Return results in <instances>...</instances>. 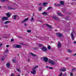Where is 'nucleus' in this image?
I'll return each mask as SVG.
<instances>
[{
  "mask_svg": "<svg viewBox=\"0 0 76 76\" xmlns=\"http://www.w3.org/2000/svg\"><path fill=\"white\" fill-rule=\"evenodd\" d=\"M39 47H41L42 48H40V49L44 52H45L47 51V49L46 47L42 45H39Z\"/></svg>",
  "mask_w": 76,
  "mask_h": 76,
  "instance_id": "1",
  "label": "nucleus"
},
{
  "mask_svg": "<svg viewBox=\"0 0 76 76\" xmlns=\"http://www.w3.org/2000/svg\"><path fill=\"white\" fill-rule=\"evenodd\" d=\"M38 66L37 65L35 67H33L32 68L33 71H31V73L34 75L36 73V69L38 68Z\"/></svg>",
  "mask_w": 76,
  "mask_h": 76,
  "instance_id": "2",
  "label": "nucleus"
},
{
  "mask_svg": "<svg viewBox=\"0 0 76 76\" xmlns=\"http://www.w3.org/2000/svg\"><path fill=\"white\" fill-rule=\"evenodd\" d=\"M48 62L52 65H54V64H56V63L55 62H54V61L50 59L49 60H48Z\"/></svg>",
  "mask_w": 76,
  "mask_h": 76,
  "instance_id": "3",
  "label": "nucleus"
},
{
  "mask_svg": "<svg viewBox=\"0 0 76 76\" xmlns=\"http://www.w3.org/2000/svg\"><path fill=\"white\" fill-rule=\"evenodd\" d=\"M13 47V48H21V46L18 45H14Z\"/></svg>",
  "mask_w": 76,
  "mask_h": 76,
  "instance_id": "4",
  "label": "nucleus"
},
{
  "mask_svg": "<svg viewBox=\"0 0 76 76\" xmlns=\"http://www.w3.org/2000/svg\"><path fill=\"white\" fill-rule=\"evenodd\" d=\"M56 35L57 37H63V35H62V34L60 33H56Z\"/></svg>",
  "mask_w": 76,
  "mask_h": 76,
  "instance_id": "5",
  "label": "nucleus"
},
{
  "mask_svg": "<svg viewBox=\"0 0 76 76\" xmlns=\"http://www.w3.org/2000/svg\"><path fill=\"white\" fill-rule=\"evenodd\" d=\"M2 20L4 21V20H8V18L6 17H4L2 18Z\"/></svg>",
  "mask_w": 76,
  "mask_h": 76,
  "instance_id": "6",
  "label": "nucleus"
},
{
  "mask_svg": "<svg viewBox=\"0 0 76 76\" xmlns=\"http://www.w3.org/2000/svg\"><path fill=\"white\" fill-rule=\"evenodd\" d=\"M43 58L45 61V62H48V58H47V57H43Z\"/></svg>",
  "mask_w": 76,
  "mask_h": 76,
  "instance_id": "7",
  "label": "nucleus"
},
{
  "mask_svg": "<svg viewBox=\"0 0 76 76\" xmlns=\"http://www.w3.org/2000/svg\"><path fill=\"white\" fill-rule=\"evenodd\" d=\"M60 72H64V71H66V69L65 68H63L61 69H60Z\"/></svg>",
  "mask_w": 76,
  "mask_h": 76,
  "instance_id": "8",
  "label": "nucleus"
},
{
  "mask_svg": "<svg viewBox=\"0 0 76 76\" xmlns=\"http://www.w3.org/2000/svg\"><path fill=\"white\" fill-rule=\"evenodd\" d=\"M6 15L7 16L8 18H10L11 16V15L10 12H8L6 14Z\"/></svg>",
  "mask_w": 76,
  "mask_h": 76,
  "instance_id": "9",
  "label": "nucleus"
},
{
  "mask_svg": "<svg viewBox=\"0 0 76 76\" xmlns=\"http://www.w3.org/2000/svg\"><path fill=\"white\" fill-rule=\"evenodd\" d=\"M28 19H29L28 18H26L24 20H23V21H22L21 22V23H24V22H26V21H27L28 20Z\"/></svg>",
  "mask_w": 76,
  "mask_h": 76,
  "instance_id": "10",
  "label": "nucleus"
},
{
  "mask_svg": "<svg viewBox=\"0 0 76 76\" xmlns=\"http://www.w3.org/2000/svg\"><path fill=\"white\" fill-rule=\"evenodd\" d=\"M61 45L60 43L59 42L58 44V48H61Z\"/></svg>",
  "mask_w": 76,
  "mask_h": 76,
  "instance_id": "11",
  "label": "nucleus"
},
{
  "mask_svg": "<svg viewBox=\"0 0 76 76\" xmlns=\"http://www.w3.org/2000/svg\"><path fill=\"white\" fill-rule=\"evenodd\" d=\"M42 15H45V16H47L48 15V13H47L46 12H43L42 13Z\"/></svg>",
  "mask_w": 76,
  "mask_h": 76,
  "instance_id": "12",
  "label": "nucleus"
},
{
  "mask_svg": "<svg viewBox=\"0 0 76 76\" xmlns=\"http://www.w3.org/2000/svg\"><path fill=\"white\" fill-rule=\"evenodd\" d=\"M52 18L53 19H56V20H59V19H57V18L56 16H53L52 17Z\"/></svg>",
  "mask_w": 76,
  "mask_h": 76,
  "instance_id": "13",
  "label": "nucleus"
},
{
  "mask_svg": "<svg viewBox=\"0 0 76 76\" xmlns=\"http://www.w3.org/2000/svg\"><path fill=\"white\" fill-rule=\"evenodd\" d=\"M71 38L72 39V40H74V39H75V37H74V35H73V33L71 34Z\"/></svg>",
  "mask_w": 76,
  "mask_h": 76,
  "instance_id": "14",
  "label": "nucleus"
},
{
  "mask_svg": "<svg viewBox=\"0 0 76 76\" xmlns=\"http://www.w3.org/2000/svg\"><path fill=\"white\" fill-rule=\"evenodd\" d=\"M46 26L47 27H48V28H50V29H52V27H51V26L50 25L48 24H46Z\"/></svg>",
  "mask_w": 76,
  "mask_h": 76,
  "instance_id": "15",
  "label": "nucleus"
},
{
  "mask_svg": "<svg viewBox=\"0 0 76 76\" xmlns=\"http://www.w3.org/2000/svg\"><path fill=\"white\" fill-rule=\"evenodd\" d=\"M6 66L7 67H9L10 66V64L9 63H7L6 64Z\"/></svg>",
  "mask_w": 76,
  "mask_h": 76,
  "instance_id": "16",
  "label": "nucleus"
},
{
  "mask_svg": "<svg viewBox=\"0 0 76 76\" xmlns=\"http://www.w3.org/2000/svg\"><path fill=\"white\" fill-rule=\"evenodd\" d=\"M57 15H58V16H61V17H63V15H62V14H60L59 12H58L57 13Z\"/></svg>",
  "mask_w": 76,
  "mask_h": 76,
  "instance_id": "17",
  "label": "nucleus"
},
{
  "mask_svg": "<svg viewBox=\"0 0 76 76\" xmlns=\"http://www.w3.org/2000/svg\"><path fill=\"white\" fill-rule=\"evenodd\" d=\"M60 3L61 4V5H63L64 4V1H60Z\"/></svg>",
  "mask_w": 76,
  "mask_h": 76,
  "instance_id": "18",
  "label": "nucleus"
},
{
  "mask_svg": "<svg viewBox=\"0 0 76 76\" xmlns=\"http://www.w3.org/2000/svg\"><path fill=\"white\" fill-rule=\"evenodd\" d=\"M10 22V21H6L4 23V24H7V23H9Z\"/></svg>",
  "mask_w": 76,
  "mask_h": 76,
  "instance_id": "19",
  "label": "nucleus"
},
{
  "mask_svg": "<svg viewBox=\"0 0 76 76\" xmlns=\"http://www.w3.org/2000/svg\"><path fill=\"white\" fill-rule=\"evenodd\" d=\"M34 19L33 17H32L30 20L31 22H33V21H34Z\"/></svg>",
  "mask_w": 76,
  "mask_h": 76,
  "instance_id": "20",
  "label": "nucleus"
},
{
  "mask_svg": "<svg viewBox=\"0 0 76 76\" xmlns=\"http://www.w3.org/2000/svg\"><path fill=\"white\" fill-rule=\"evenodd\" d=\"M31 56H33L34 57H36V55L32 53H31Z\"/></svg>",
  "mask_w": 76,
  "mask_h": 76,
  "instance_id": "21",
  "label": "nucleus"
},
{
  "mask_svg": "<svg viewBox=\"0 0 76 76\" xmlns=\"http://www.w3.org/2000/svg\"><path fill=\"white\" fill-rule=\"evenodd\" d=\"M16 17H17V15H14V18H13V19H15L16 18Z\"/></svg>",
  "mask_w": 76,
  "mask_h": 76,
  "instance_id": "22",
  "label": "nucleus"
},
{
  "mask_svg": "<svg viewBox=\"0 0 76 76\" xmlns=\"http://www.w3.org/2000/svg\"><path fill=\"white\" fill-rule=\"evenodd\" d=\"M47 4V3L44 2L43 4V6H45Z\"/></svg>",
  "mask_w": 76,
  "mask_h": 76,
  "instance_id": "23",
  "label": "nucleus"
},
{
  "mask_svg": "<svg viewBox=\"0 0 76 76\" xmlns=\"http://www.w3.org/2000/svg\"><path fill=\"white\" fill-rule=\"evenodd\" d=\"M68 51L69 53H72V51L70 49H68Z\"/></svg>",
  "mask_w": 76,
  "mask_h": 76,
  "instance_id": "24",
  "label": "nucleus"
},
{
  "mask_svg": "<svg viewBox=\"0 0 76 76\" xmlns=\"http://www.w3.org/2000/svg\"><path fill=\"white\" fill-rule=\"evenodd\" d=\"M48 50H50V49H51V47H50V46L48 45Z\"/></svg>",
  "mask_w": 76,
  "mask_h": 76,
  "instance_id": "25",
  "label": "nucleus"
},
{
  "mask_svg": "<svg viewBox=\"0 0 76 76\" xmlns=\"http://www.w3.org/2000/svg\"><path fill=\"white\" fill-rule=\"evenodd\" d=\"M52 8V7H48V8L47 10H50V9H51Z\"/></svg>",
  "mask_w": 76,
  "mask_h": 76,
  "instance_id": "26",
  "label": "nucleus"
},
{
  "mask_svg": "<svg viewBox=\"0 0 76 76\" xmlns=\"http://www.w3.org/2000/svg\"><path fill=\"white\" fill-rule=\"evenodd\" d=\"M9 52V50H7L5 51L4 52V53H7Z\"/></svg>",
  "mask_w": 76,
  "mask_h": 76,
  "instance_id": "27",
  "label": "nucleus"
},
{
  "mask_svg": "<svg viewBox=\"0 0 76 76\" xmlns=\"http://www.w3.org/2000/svg\"><path fill=\"white\" fill-rule=\"evenodd\" d=\"M4 56H3V57L1 58V60L2 61H4Z\"/></svg>",
  "mask_w": 76,
  "mask_h": 76,
  "instance_id": "28",
  "label": "nucleus"
},
{
  "mask_svg": "<svg viewBox=\"0 0 76 76\" xmlns=\"http://www.w3.org/2000/svg\"><path fill=\"white\" fill-rule=\"evenodd\" d=\"M31 32V30H27V32H28V33H29V32Z\"/></svg>",
  "mask_w": 76,
  "mask_h": 76,
  "instance_id": "29",
  "label": "nucleus"
},
{
  "mask_svg": "<svg viewBox=\"0 0 76 76\" xmlns=\"http://www.w3.org/2000/svg\"><path fill=\"white\" fill-rule=\"evenodd\" d=\"M72 33L73 35V34H75V31H74V30H73V29L72 30V32L71 33V34H72Z\"/></svg>",
  "mask_w": 76,
  "mask_h": 76,
  "instance_id": "30",
  "label": "nucleus"
},
{
  "mask_svg": "<svg viewBox=\"0 0 76 76\" xmlns=\"http://www.w3.org/2000/svg\"><path fill=\"white\" fill-rule=\"evenodd\" d=\"M8 8L9 9H11V10L13 9V8H12V7H8Z\"/></svg>",
  "mask_w": 76,
  "mask_h": 76,
  "instance_id": "31",
  "label": "nucleus"
},
{
  "mask_svg": "<svg viewBox=\"0 0 76 76\" xmlns=\"http://www.w3.org/2000/svg\"><path fill=\"white\" fill-rule=\"evenodd\" d=\"M57 6H59V7L61 6V5L60 4H58L57 5Z\"/></svg>",
  "mask_w": 76,
  "mask_h": 76,
  "instance_id": "32",
  "label": "nucleus"
},
{
  "mask_svg": "<svg viewBox=\"0 0 76 76\" xmlns=\"http://www.w3.org/2000/svg\"><path fill=\"white\" fill-rule=\"evenodd\" d=\"M63 75V73H61V74H60V75L58 76H61Z\"/></svg>",
  "mask_w": 76,
  "mask_h": 76,
  "instance_id": "33",
  "label": "nucleus"
},
{
  "mask_svg": "<svg viewBox=\"0 0 76 76\" xmlns=\"http://www.w3.org/2000/svg\"><path fill=\"white\" fill-rule=\"evenodd\" d=\"M41 10H42V8H41V7L39 8V10L41 11Z\"/></svg>",
  "mask_w": 76,
  "mask_h": 76,
  "instance_id": "34",
  "label": "nucleus"
},
{
  "mask_svg": "<svg viewBox=\"0 0 76 76\" xmlns=\"http://www.w3.org/2000/svg\"><path fill=\"white\" fill-rule=\"evenodd\" d=\"M4 27L5 28H7V27H8V26H7V25H5L4 26Z\"/></svg>",
  "mask_w": 76,
  "mask_h": 76,
  "instance_id": "35",
  "label": "nucleus"
},
{
  "mask_svg": "<svg viewBox=\"0 0 76 76\" xmlns=\"http://www.w3.org/2000/svg\"><path fill=\"white\" fill-rule=\"evenodd\" d=\"M49 68L50 69H53V68L52 67H49Z\"/></svg>",
  "mask_w": 76,
  "mask_h": 76,
  "instance_id": "36",
  "label": "nucleus"
},
{
  "mask_svg": "<svg viewBox=\"0 0 76 76\" xmlns=\"http://www.w3.org/2000/svg\"><path fill=\"white\" fill-rule=\"evenodd\" d=\"M54 5L56 6H57V4H56L55 3L54 4Z\"/></svg>",
  "mask_w": 76,
  "mask_h": 76,
  "instance_id": "37",
  "label": "nucleus"
},
{
  "mask_svg": "<svg viewBox=\"0 0 76 76\" xmlns=\"http://www.w3.org/2000/svg\"><path fill=\"white\" fill-rule=\"evenodd\" d=\"M24 25L25 26H27V25L26 23H24Z\"/></svg>",
  "mask_w": 76,
  "mask_h": 76,
  "instance_id": "38",
  "label": "nucleus"
},
{
  "mask_svg": "<svg viewBox=\"0 0 76 76\" xmlns=\"http://www.w3.org/2000/svg\"><path fill=\"white\" fill-rule=\"evenodd\" d=\"M17 71H18V72H19L20 69H17Z\"/></svg>",
  "mask_w": 76,
  "mask_h": 76,
  "instance_id": "39",
  "label": "nucleus"
},
{
  "mask_svg": "<svg viewBox=\"0 0 76 76\" xmlns=\"http://www.w3.org/2000/svg\"><path fill=\"white\" fill-rule=\"evenodd\" d=\"M64 76H67L66 74H63Z\"/></svg>",
  "mask_w": 76,
  "mask_h": 76,
  "instance_id": "40",
  "label": "nucleus"
},
{
  "mask_svg": "<svg viewBox=\"0 0 76 76\" xmlns=\"http://www.w3.org/2000/svg\"><path fill=\"white\" fill-rule=\"evenodd\" d=\"M73 76V73H70V76Z\"/></svg>",
  "mask_w": 76,
  "mask_h": 76,
  "instance_id": "41",
  "label": "nucleus"
},
{
  "mask_svg": "<svg viewBox=\"0 0 76 76\" xmlns=\"http://www.w3.org/2000/svg\"><path fill=\"white\" fill-rule=\"evenodd\" d=\"M68 17H66L65 19H66V20H68Z\"/></svg>",
  "mask_w": 76,
  "mask_h": 76,
  "instance_id": "42",
  "label": "nucleus"
},
{
  "mask_svg": "<svg viewBox=\"0 0 76 76\" xmlns=\"http://www.w3.org/2000/svg\"><path fill=\"white\" fill-rule=\"evenodd\" d=\"M6 47H9V45H6Z\"/></svg>",
  "mask_w": 76,
  "mask_h": 76,
  "instance_id": "43",
  "label": "nucleus"
},
{
  "mask_svg": "<svg viewBox=\"0 0 76 76\" xmlns=\"http://www.w3.org/2000/svg\"><path fill=\"white\" fill-rule=\"evenodd\" d=\"M27 61H30V60L29 59H28V60H27Z\"/></svg>",
  "mask_w": 76,
  "mask_h": 76,
  "instance_id": "44",
  "label": "nucleus"
},
{
  "mask_svg": "<svg viewBox=\"0 0 76 76\" xmlns=\"http://www.w3.org/2000/svg\"><path fill=\"white\" fill-rule=\"evenodd\" d=\"M64 10V9H62V10H62V12H64V11H63V10Z\"/></svg>",
  "mask_w": 76,
  "mask_h": 76,
  "instance_id": "45",
  "label": "nucleus"
},
{
  "mask_svg": "<svg viewBox=\"0 0 76 76\" xmlns=\"http://www.w3.org/2000/svg\"><path fill=\"white\" fill-rule=\"evenodd\" d=\"M2 44H3L2 43L0 44V47H1V46L2 45Z\"/></svg>",
  "mask_w": 76,
  "mask_h": 76,
  "instance_id": "46",
  "label": "nucleus"
},
{
  "mask_svg": "<svg viewBox=\"0 0 76 76\" xmlns=\"http://www.w3.org/2000/svg\"><path fill=\"white\" fill-rule=\"evenodd\" d=\"M13 40H14L13 39H11V41H12V42L13 41Z\"/></svg>",
  "mask_w": 76,
  "mask_h": 76,
  "instance_id": "47",
  "label": "nucleus"
},
{
  "mask_svg": "<svg viewBox=\"0 0 76 76\" xmlns=\"http://www.w3.org/2000/svg\"><path fill=\"white\" fill-rule=\"evenodd\" d=\"M73 56H76V53H75V54H74V55H73Z\"/></svg>",
  "mask_w": 76,
  "mask_h": 76,
  "instance_id": "48",
  "label": "nucleus"
},
{
  "mask_svg": "<svg viewBox=\"0 0 76 76\" xmlns=\"http://www.w3.org/2000/svg\"><path fill=\"white\" fill-rule=\"evenodd\" d=\"M11 76H14V75H13V74H12L11 75Z\"/></svg>",
  "mask_w": 76,
  "mask_h": 76,
  "instance_id": "49",
  "label": "nucleus"
},
{
  "mask_svg": "<svg viewBox=\"0 0 76 76\" xmlns=\"http://www.w3.org/2000/svg\"><path fill=\"white\" fill-rule=\"evenodd\" d=\"M13 63H15V60H13Z\"/></svg>",
  "mask_w": 76,
  "mask_h": 76,
  "instance_id": "50",
  "label": "nucleus"
},
{
  "mask_svg": "<svg viewBox=\"0 0 76 76\" xmlns=\"http://www.w3.org/2000/svg\"><path fill=\"white\" fill-rule=\"evenodd\" d=\"M46 68H49V67L48 66H46Z\"/></svg>",
  "mask_w": 76,
  "mask_h": 76,
  "instance_id": "51",
  "label": "nucleus"
},
{
  "mask_svg": "<svg viewBox=\"0 0 76 76\" xmlns=\"http://www.w3.org/2000/svg\"><path fill=\"white\" fill-rule=\"evenodd\" d=\"M74 44H76V42H75V41L74 42Z\"/></svg>",
  "mask_w": 76,
  "mask_h": 76,
  "instance_id": "52",
  "label": "nucleus"
},
{
  "mask_svg": "<svg viewBox=\"0 0 76 76\" xmlns=\"http://www.w3.org/2000/svg\"><path fill=\"white\" fill-rule=\"evenodd\" d=\"M75 70V68L73 69L72 70V71H73V70Z\"/></svg>",
  "mask_w": 76,
  "mask_h": 76,
  "instance_id": "53",
  "label": "nucleus"
},
{
  "mask_svg": "<svg viewBox=\"0 0 76 76\" xmlns=\"http://www.w3.org/2000/svg\"><path fill=\"white\" fill-rule=\"evenodd\" d=\"M40 22H42V21L40 20Z\"/></svg>",
  "mask_w": 76,
  "mask_h": 76,
  "instance_id": "54",
  "label": "nucleus"
},
{
  "mask_svg": "<svg viewBox=\"0 0 76 76\" xmlns=\"http://www.w3.org/2000/svg\"><path fill=\"white\" fill-rule=\"evenodd\" d=\"M5 0H1L2 1H5Z\"/></svg>",
  "mask_w": 76,
  "mask_h": 76,
  "instance_id": "55",
  "label": "nucleus"
},
{
  "mask_svg": "<svg viewBox=\"0 0 76 76\" xmlns=\"http://www.w3.org/2000/svg\"><path fill=\"white\" fill-rule=\"evenodd\" d=\"M39 5H41V4H39Z\"/></svg>",
  "mask_w": 76,
  "mask_h": 76,
  "instance_id": "56",
  "label": "nucleus"
},
{
  "mask_svg": "<svg viewBox=\"0 0 76 76\" xmlns=\"http://www.w3.org/2000/svg\"><path fill=\"white\" fill-rule=\"evenodd\" d=\"M1 7L0 6V8H1Z\"/></svg>",
  "mask_w": 76,
  "mask_h": 76,
  "instance_id": "57",
  "label": "nucleus"
},
{
  "mask_svg": "<svg viewBox=\"0 0 76 76\" xmlns=\"http://www.w3.org/2000/svg\"><path fill=\"white\" fill-rule=\"evenodd\" d=\"M18 76H20V75H18Z\"/></svg>",
  "mask_w": 76,
  "mask_h": 76,
  "instance_id": "58",
  "label": "nucleus"
},
{
  "mask_svg": "<svg viewBox=\"0 0 76 76\" xmlns=\"http://www.w3.org/2000/svg\"><path fill=\"white\" fill-rule=\"evenodd\" d=\"M0 39H1V38L0 37Z\"/></svg>",
  "mask_w": 76,
  "mask_h": 76,
  "instance_id": "59",
  "label": "nucleus"
},
{
  "mask_svg": "<svg viewBox=\"0 0 76 76\" xmlns=\"http://www.w3.org/2000/svg\"><path fill=\"white\" fill-rule=\"evenodd\" d=\"M14 4H15V3H14Z\"/></svg>",
  "mask_w": 76,
  "mask_h": 76,
  "instance_id": "60",
  "label": "nucleus"
}]
</instances>
